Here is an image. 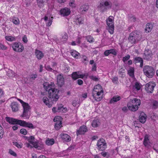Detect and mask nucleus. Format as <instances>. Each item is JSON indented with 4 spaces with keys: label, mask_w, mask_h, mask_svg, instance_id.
Listing matches in <instances>:
<instances>
[{
    "label": "nucleus",
    "mask_w": 158,
    "mask_h": 158,
    "mask_svg": "<svg viewBox=\"0 0 158 158\" xmlns=\"http://www.w3.org/2000/svg\"><path fill=\"white\" fill-rule=\"evenodd\" d=\"M55 84L51 82V84H46L44 85V87L46 91L48 92V99L46 97H44L43 99L44 102L48 107H52L54 102H56L59 98L58 94L59 90L54 88Z\"/></svg>",
    "instance_id": "f257e3e1"
},
{
    "label": "nucleus",
    "mask_w": 158,
    "mask_h": 158,
    "mask_svg": "<svg viewBox=\"0 0 158 158\" xmlns=\"http://www.w3.org/2000/svg\"><path fill=\"white\" fill-rule=\"evenodd\" d=\"M24 138L29 142V143H26L25 144L27 147L31 148L33 147L38 150H40L44 149L43 143H39L38 141H35L34 136H31L29 137L25 136Z\"/></svg>",
    "instance_id": "f03ea898"
},
{
    "label": "nucleus",
    "mask_w": 158,
    "mask_h": 158,
    "mask_svg": "<svg viewBox=\"0 0 158 158\" xmlns=\"http://www.w3.org/2000/svg\"><path fill=\"white\" fill-rule=\"evenodd\" d=\"M140 103V100L135 98L131 100L130 102L127 103V106L130 110L135 111L138 109V106H139Z\"/></svg>",
    "instance_id": "7ed1b4c3"
},
{
    "label": "nucleus",
    "mask_w": 158,
    "mask_h": 158,
    "mask_svg": "<svg viewBox=\"0 0 158 158\" xmlns=\"http://www.w3.org/2000/svg\"><path fill=\"white\" fill-rule=\"evenodd\" d=\"M17 100L22 104L23 108V111L21 116L25 118H26L28 119L30 116V114H28L30 109V106L28 103L24 102L23 100L19 98H18Z\"/></svg>",
    "instance_id": "20e7f679"
},
{
    "label": "nucleus",
    "mask_w": 158,
    "mask_h": 158,
    "mask_svg": "<svg viewBox=\"0 0 158 158\" xmlns=\"http://www.w3.org/2000/svg\"><path fill=\"white\" fill-rule=\"evenodd\" d=\"M143 71L145 75L149 78L153 77L155 73L154 68L149 65H145L144 66Z\"/></svg>",
    "instance_id": "39448f33"
},
{
    "label": "nucleus",
    "mask_w": 158,
    "mask_h": 158,
    "mask_svg": "<svg viewBox=\"0 0 158 158\" xmlns=\"http://www.w3.org/2000/svg\"><path fill=\"white\" fill-rule=\"evenodd\" d=\"M112 2L110 1H105L101 2L98 6V8L100 9L101 11L103 12L106 11L107 9H110L111 8Z\"/></svg>",
    "instance_id": "423d86ee"
},
{
    "label": "nucleus",
    "mask_w": 158,
    "mask_h": 158,
    "mask_svg": "<svg viewBox=\"0 0 158 158\" xmlns=\"http://www.w3.org/2000/svg\"><path fill=\"white\" fill-rule=\"evenodd\" d=\"M114 18L112 16H110L106 20V24L108 28V31L111 34L114 33Z\"/></svg>",
    "instance_id": "0eeeda50"
},
{
    "label": "nucleus",
    "mask_w": 158,
    "mask_h": 158,
    "mask_svg": "<svg viewBox=\"0 0 158 158\" xmlns=\"http://www.w3.org/2000/svg\"><path fill=\"white\" fill-rule=\"evenodd\" d=\"M139 35L137 31L131 32L129 35L128 40L131 44H135L139 40Z\"/></svg>",
    "instance_id": "6e6552de"
},
{
    "label": "nucleus",
    "mask_w": 158,
    "mask_h": 158,
    "mask_svg": "<svg viewBox=\"0 0 158 158\" xmlns=\"http://www.w3.org/2000/svg\"><path fill=\"white\" fill-rule=\"evenodd\" d=\"M97 149L99 151H103L107 148V144L105 140L103 138L100 139L98 140L96 145Z\"/></svg>",
    "instance_id": "1a4fd4ad"
},
{
    "label": "nucleus",
    "mask_w": 158,
    "mask_h": 158,
    "mask_svg": "<svg viewBox=\"0 0 158 158\" xmlns=\"http://www.w3.org/2000/svg\"><path fill=\"white\" fill-rule=\"evenodd\" d=\"M103 93V90L102 87L99 84L96 85L94 87L92 92V96L95 97V95H100Z\"/></svg>",
    "instance_id": "9d476101"
},
{
    "label": "nucleus",
    "mask_w": 158,
    "mask_h": 158,
    "mask_svg": "<svg viewBox=\"0 0 158 158\" xmlns=\"http://www.w3.org/2000/svg\"><path fill=\"white\" fill-rule=\"evenodd\" d=\"M12 48L14 51L17 52H21L24 49L23 44L16 42L13 44Z\"/></svg>",
    "instance_id": "9b49d317"
},
{
    "label": "nucleus",
    "mask_w": 158,
    "mask_h": 158,
    "mask_svg": "<svg viewBox=\"0 0 158 158\" xmlns=\"http://www.w3.org/2000/svg\"><path fill=\"white\" fill-rule=\"evenodd\" d=\"M155 86L156 84L155 83L153 82H149L146 84L145 85V89L148 93H152Z\"/></svg>",
    "instance_id": "f8f14e48"
},
{
    "label": "nucleus",
    "mask_w": 158,
    "mask_h": 158,
    "mask_svg": "<svg viewBox=\"0 0 158 158\" xmlns=\"http://www.w3.org/2000/svg\"><path fill=\"white\" fill-rule=\"evenodd\" d=\"M6 121L10 124L13 125L17 124L20 126L21 120L18 119L13 118L7 117L6 118Z\"/></svg>",
    "instance_id": "ddd939ff"
},
{
    "label": "nucleus",
    "mask_w": 158,
    "mask_h": 158,
    "mask_svg": "<svg viewBox=\"0 0 158 158\" xmlns=\"http://www.w3.org/2000/svg\"><path fill=\"white\" fill-rule=\"evenodd\" d=\"M149 136L147 134H146L144 136L143 142V144L144 147L148 149L150 148L151 147V143L149 140Z\"/></svg>",
    "instance_id": "4468645a"
},
{
    "label": "nucleus",
    "mask_w": 158,
    "mask_h": 158,
    "mask_svg": "<svg viewBox=\"0 0 158 158\" xmlns=\"http://www.w3.org/2000/svg\"><path fill=\"white\" fill-rule=\"evenodd\" d=\"M152 52L150 50L148 49L145 51L143 56V58L144 59L147 60H150L152 59Z\"/></svg>",
    "instance_id": "2eb2a0df"
},
{
    "label": "nucleus",
    "mask_w": 158,
    "mask_h": 158,
    "mask_svg": "<svg viewBox=\"0 0 158 158\" xmlns=\"http://www.w3.org/2000/svg\"><path fill=\"white\" fill-rule=\"evenodd\" d=\"M88 131L87 127L85 125L81 126L79 129L76 131V135L77 136L79 135H84L85 132Z\"/></svg>",
    "instance_id": "dca6fc26"
},
{
    "label": "nucleus",
    "mask_w": 158,
    "mask_h": 158,
    "mask_svg": "<svg viewBox=\"0 0 158 158\" xmlns=\"http://www.w3.org/2000/svg\"><path fill=\"white\" fill-rule=\"evenodd\" d=\"M70 10L67 7L61 9L60 11V15L63 16H68L70 14Z\"/></svg>",
    "instance_id": "f3484780"
},
{
    "label": "nucleus",
    "mask_w": 158,
    "mask_h": 158,
    "mask_svg": "<svg viewBox=\"0 0 158 158\" xmlns=\"http://www.w3.org/2000/svg\"><path fill=\"white\" fill-rule=\"evenodd\" d=\"M57 81L58 85L60 87L63 85L64 84V78L62 74H60L57 75Z\"/></svg>",
    "instance_id": "a211bd4d"
},
{
    "label": "nucleus",
    "mask_w": 158,
    "mask_h": 158,
    "mask_svg": "<svg viewBox=\"0 0 158 158\" xmlns=\"http://www.w3.org/2000/svg\"><path fill=\"white\" fill-rule=\"evenodd\" d=\"M20 126H21L28 127L30 129L34 128V126L32 123L29 122H27L25 121L21 120Z\"/></svg>",
    "instance_id": "6ab92c4d"
},
{
    "label": "nucleus",
    "mask_w": 158,
    "mask_h": 158,
    "mask_svg": "<svg viewBox=\"0 0 158 158\" xmlns=\"http://www.w3.org/2000/svg\"><path fill=\"white\" fill-rule=\"evenodd\" d=\"M12 111L13 112H16L19 110V105L18 103L15 102H12L10 105Z\"/></svg>",
    "instance_id": "aec40b11"
},
{
    "label": "nucleus",
    "mask_w": 158,
    "mask_h": 158,
    "mask_svg": "<svg viewBox=\"0 0 158 158\" xmlns=\"http://www.w3.org/2000/svg\"><path fill=\"white\" fill-rule=\"evenodd\" d=\"M60 136L62 140L64 142H69L71 140L70 136L66 134L62 133L60 134Z\"/></svg>",
    "instance_id": "412c9836"
},
{
    "label": "nucleus",
    "mask_w": 158,
    "mask_h": 158,
    "mask_svg": "<svg viewBox=\"0 0 158 158\" xmlns=\"http://www.w3.org/2000/svg\"><path fill=\"white\" fill-rule=\"evenodd\" d=\"M35 54L37 58L39 60L41 59L44 56V54L42 52L37 49L35 50Z\"/></svg>",
    "instance_id": "4be33fe9"
},
{
    "label": "nucleus",
    "mask_w": 158,
    "mask_h": 158,
    "mask_svg": "<svg viewBox=\"0 0 158 158\" xmlns=\"http://www.w3.org/2000/svg\"><path fill=\"white\" fill-rule=\"evenodd\" d=\"M146 119V115L143 112L141 113L139 116V121L142 123H144Z\"/></svg>",
    "instance_id": "5701e85b"
},
{
    "label": "nucleus",
    "mask_w": 158,
    "mask_h": 158,
    "mask_svg": "<svg viewBox=\"0 0 158 158\" xmlns=\"http://www.w3.org/2000/svg\"><path fill=\"white\" fill-rule=\"evenodd\" d=\"M57 111L58 112H65L67 111V109L66 107H64L62 104L58 105L57 106Z\"/></svg>",
    "instance_id": "b1692460"
},
{
    "label": "nucleus",
    "mask_w": 158,
    "mask_h": 158,
    "mask_svg": "<svg viewBox=\"0 0 158 158\" xmlns=\"http://www.w3.org/2000/svg\"><path fill=\"white\" fill-rule=\"evenodd\" d=\"M121 99V98L120 96L118 95L114 96L110 99V103L111 104L115 102H117L118 101H119Z\"/></svg>",
    "instance_id": "393cba45"
},
{
    "label": "nucleus",
    "mask_w": 158,
    "mask_h": 158,
    "mask_svg": "<svg viewBox=\"0 0 158 158\" xmlns=\"http://www.w3.org/2000/svg\"><path fill=\"white\" fill-rule=\"evenodd\" d=\"M89 8V6L88 5L84 4L82 5L79 9L80 13H83V12L87 11Z\"/></svg>",
    "instance_id": "a878e982"
},
{
    "label": "nucleus",
    "mask_w": 158,
    "mask_h": 158,
    "mask_svg": "<svg viewBox=\"0 0 158 158\" xmlns=\"http://www.w3.org/2000/svg\"><path fill=\"white\" fill-rule=\"evenodd\" d=\"M153 28V25L152 23H148L146 25L145 31L147 32H150Z\"/></svg>",
    "instance_id": "bb28decb"
},
{
    "label": "nucleus",
    "mask_w": 158,
    "mask_h": 158,
    "mask_svg": "<svg viewBox=\"0 0 158 158\" xmlns=\"http://www.w3.org/2000/svg\"><path fill=\"white\" fill-rule=\"evenodd\" d=\"M71 54L76 59L78 58L80 56V53L75 50H72L71 52Z\"/></svg>",
    "instance_id": "cd10ccee"
},
{
    "label": "nucleus",
    "mask_w": 158,
    "mask_h": 158,
    "mask_svg": "<svg viewBox=\"0 0 158 158\" xmlns=\"http://www.w3.org/2000/svg\"><path fill=\"white\" fill-rule=\"evenodd\" d=\"M45 143L48 146L52 145L54 143V139L52 138L50 139L49 138H47L45 141Z\"/></svg>",
    "instance_id": "c85d7f7f"
},
{
    "label": "nucleus",
    "mask_w": 158,
    "mask_h": 158,
    "mask_svg": "<svg viewBox=\"0 0 158 158\" xmlns=\"http://www.w3.org/2000/svg\"><path fill=\"white\" fill-rule=\"evenodd\" d=\"M55 128L57 130H59L62 127L61 121L56 122L54 125Z\"/></svg>",
    "instance_id": "c756f323"
},
{
    "label": "nucleus",
    "mask_w": 158,
    "mask_h": 158,
    "mask_svg": "<svg viewBox=\"0 0 158 158\" xmlns=\"http://www.w3.org/2000/svg\"><path fill=\"white\" fill-rule=\"evenodd\" d=\"M80 73L79 71L75 72L73 73L71 75V77L73 80H75L78 79V74Z\"/></svg>",
    "instance_id": "7c9ffc66"
},
{
    "label": "nucleus",
    "mask_w": 158,
    "mask_h": 158,
    "mask_svg": "<svg viewBox=\"0 0 158 158\" xmlns=\"http://www.w3.org/2000/svg\"><path fill=\"white\" fill-rule=\"evenodd\" d=\"M100 124V122L98 119L94 120L92 123V126L94 127H98Z\"/></svg>",
    "instance_id": "2f4dec72"
},
{
    "label": "nucleus",
    "mask_w": 158,
    "mask_h": 158,
    "mask_svg": "<svg viewBox=\"0 0 158 158\" xmlns=\"http://www.w3.org/2000/svg\"><path fill=\"white\" fill-rule=\"evenodd\" d=\"M134 69L131 67L128 71V74L131 77H134Z\"/></svg>",
    "instance_id": "473e14b6"
},
{
    "label": "nucleus",
    "mask_w": 158,
    "mask_h": 158,
    "mask_svg": "<svg viewBox=\"0 0 158 158\" xmlns=\"http://www.w3.org/2000/svg\"><path fill=\"white\" fill-rule=\"evenodd\" d=\"M5 38L6 40L9 41H13L16 40L15 37L10 36L7 35Z\"/></svg>",
    "instance_id": "72a5a7b5"
},
{
    "label": "nucleus",
    "mask_w": 158,
    "mask_h": 158,
    "mask_svg": "<svg viewBox=\"0 0 158 158\" xmlns=\"http://www.w3.org/2000/svg\"><path fill=\"white\" fill-rule=\"evenodd\" d=\"M7 75L9 77H16V74L14 73L13 71L11 70H9L7 72Z\"/></svg>",
    "instance_id": "f704fd0d"
},
{
    "label": "nucleus",
    "mask_w": 158,
    "mask_h": 158,
    "mask_svg": "<svg viewBox=\"0 0 158 158\" xmlns=\"http://www.w3.org/2000/svg\"><path fill=\"white\" fill-rule=\"evenodd\" d=\"M125 69L123 68H121L119 70L118 74L121 77H123L125 75L124 74Z\"/></svg>",
    "instance_id": "c9c22d12"
},
{
    "label": "nucleus",
    "mask_w": 158,
    "mask_h": 158,
    "mask_svg": "<svg viewBox=\"0 0 158 158\" xmlns=\"http://www.w3.org/2000/svg\"><path fill=\"white\" fill-rule=\"evenodd\" d=\"M87 41L89 43H92L94 42V39L91 35H89L85 37Z\"/></svg>",
    "instance_id": "e433bc0d"
},
{
    "label": "nucleus",
    "mask_w": 158,
    "mask_h": 158,
    "mask_svg": "<svg viewBox=\"0 0 158 158\" xmlns=\"http://www.w3.org/2000/svg\"><path fill=\"white\" fill-rule=\"evenodd\" d=\"M158 106V102L156 101H154L152 102V108L155 109L157 108Z\"/></svg>",
    "instance_id": "4c0bfd02"
},
{
    "label": "nucleus",
    "mask_w": 158,
    "mask_h": 158,
    "mask_svg": "<svg viewBox=\"0 0 158 158\" xmlns=\"http://www.w3.org/2000/svg\"><path fill=\"white\" fill-rule=\"evenodd\" d=\"M52 20L53 17H49L48 22L46 23V25L47 26L49 27L51 25L52 22Z\"/></svg>",
    "instance_id": "58836bf2"
},
{
    "label": "nucleus",
    "mask_w": 158,
    "mask_h": 158,
    "mask_svg": "<svg viewBox=\"0 0 158 158\" xmlns=\"http://www.w3.org/2000/svg\"><path fill=\"white\" fill-rule=\"evenodd\" d=\"M94 98L96 101L98 102L100 101L102 99V98L100 95H95V97L93 96Z\"/></svg>",
    "instance_id": "ea45409f"
},
{
    "label": "nucleus",
    "mask_w": 158,
    "mask_h": 158,
    "mask_svg": "<svg viewBox=\"0 0 158 158\" xmlns=\"http://www.w3.org/2000/svg\"><path fill=\"white\" fill-rule=\"evenodd\" d=\"M143 60L140 57H136L134 59V62L135 63H139Z\"/></svg>",
    "instance_id": "a19ab883"
},
{
    "label": "nucleus",
    "mask_w": 158,
    "mask_h": 158,
    "mask_svg": "<svg viewBox=\"0 0 158 158\" xmlns=\"http://www.w3.org/2000/svg\"><path fill=\"white\" fill-rule=\"evenodd\" d=\"M112 82L115 84H118V78L117 77H114L113 78L111 79Z\"/></svg>",
    "instance_id": "79ce46f5"
},
{
    "label": "nucleus",
    "mask_w": 158,
    "mask_h": 158,
    "mask_svg": "<svg viewBox=\"0 0 158 158\" xmlns=\"http://www.w3.org/2000/svg\"><path fill=\"white\" fill-rule=\"evenodd\" d=\"M12 22L13 23L16 24L18 25L19 23V19L17 18H15L12 19Z\"/></svg>",
    "instance_id": "37998d69"
},
{
    "label": "nucleus",
    "mask_w": 158,
    "mask_h": 158,
    "mask_svg": "<svg viewBox=\"0 0 158 158\" xmlns=\"http://www.w3.org/2000/svg\"><path fill=\"white\" fill-rule=\"evenodd\" d=\"M61 118L60 116H57L55 117L53 119V121L56 122H58V121H61Z\"/></svg>",
    "instance_id": "c03bdc74"
},
{
    "label": "nucleus",
    "mask_w": 158,
    "mask_h": 158,
    "mask_svg": "<svg viewBox=\"0 0 158 158\" xmlns=\"http://www.w3.org/2000/svg\"><path fill=\"white\" fill-rule=\"evenodd\" d=\"M134 87L137 90H139L140 89V86L139 85V84L138 82H136L135 84Z\"/></svg>",
    "instance_id": "a18cd8bd"
},
{
    "label": "nucleus",
    "mask_w": 158,
    "mask_h": 158,
    "mask_svg": "<svg viewBox=\"0 0 158 158\" xmlns=\"http://www.w3.org/2000/svg\"><path fill=\"white\" fill-rule=\"evenodd\" d=\"M3 133V129L1 126H0V139L2 138Z\"/></svg>",
    "instance_id": "49530a36"
},
{
    "label": "nucleus",
    "mask_w": 158,
    "mask_h": 158,
    "mask_svg": "<svg viewBox=\"0 0 158 158\" xmlns=\"http://www.w3.org/2000/svg\"><path fill=\"white\" fill-rule=\"evenodd\" d=\"M109 50L110 54H111L115 56L117 55V53L115 49H111L110 50Z\"/></svg>",
    "instance_id": "de8ad7c7"
},
{
    "label": "nucleus",
    "mask_w": 158,
    "mask_h": 158,
    "mask_svg": "<svg viewBox=\"0 0 158 158\" xmlns=\"http://www.w3.org/2000/svg\"><path fill=\"white\" fill-rule=\"evenodd\" d=\"M76 21L79 24H81L83 23V20L81 17H79L77 18Z\"/></svg>",
    "instance_id": "09e8293b"
},
{
    "label": "nucleus",
    "mask_w": 158,
    "mask_h": 158,
    "mask_svg": "<svg viewBox=\"0 0 158 158\" xmlns=\"http://www.w3.org/2000/svg\"><path fill=\"white\" fill-rule=\"evenodd\" d=\"M130 55L129 54L127 55L126 56H125V57H123V61L124 62H125V61L129 60L130 58Z\"/></svg>",
    "instance_id": "8fccbe9b"
},
{
    "label": "nucleus",
    "mask_w": 158,
    "mask_h": 158,
    "mask_svg": "<svg viewBox=\"0 0 158 158\" xmlns=\"http://www.w3.org/2000/svg\"><path fill=\"white\" fill-rule=\"evenodd\" d=\"M20 132L24 135H26L27 134V130L24 128H22L20 130Z\"/></svg>",
    "instance_id": "3c124183"
},
{
    "label": "nucleus",
    "mask_w": 158,
    "mask_h": 158,
    "mask_svg": "<svg viewBox=\"0 0 158 158\" xmlns=\"http://www.w3.org/2000/svg\"><path fill=\"white\" fill-rule=\"evenodd\" d=\"M39 6H42L43 4L44 1V0H36Z\"/></svg>",
    "instance_id": "603ef678"
},
{
    "label": "nucleus",
    "mask_w": 158,
    "mask_h": 158,
    "mask_svg": "<svg viewBox=\"0 0 158 158\" xmlns=\"http://www.w3.org/2000/svg\"><path fill=\"white\" fill-rule=\"evenodd\" d=\"M75 0H70V2L69 3V6L71 7H75Z\"/></svg>",
    "instance_id": "864d4df0"
},
{
    "label": "nucleus",
    "mask_w": 158,
    "mask_h": 158,
    "mask_svg": "<svg viewBox=\"0 0 158 158\" xmlns=\"http://www.w3.org/2000/svg\"><path fill=\"white\" fill-rule=\"evenodd\" d=\"M68 38V36L67 34L66 33H65L64 35L62 36L61 39L63 40V41H64V42L67 40Z\"/></svg>",
    "instance_id": "5fc2aeb1"
},
{
    "label": "nucleus",
    "mask_w": 158,
    "mask_h": 158,
    "mask_svg": "<svg viewBox=\"0 0 158 158\" xmlns=\"http://www.w3.org/2000/svg\"><path fill=\"white\" fill-rule=\"evenodd\" d=\"M90 78L95 81H97L98 80V78L96 76H91L89 77Z\"/></svg>",
    "instance_id": "6e6d98bb"
},
{
    "label": "nucleus",
    "mask_w": 158,
    "mask_h": 158,
    "mask_svg": "<svg viewBox=\"0 0 158 158\" xmlns=\"http://www.w3.org/2000/svg\"><path fill=\"white\" fill-rule=\"evenodd\" d=\"M37 74H33L31 75L30 77V80L32 81L34 80L35 78L37 77Z\"/></svg>",
    "instance_id": "4d7b16f0"
},
{
    "label": "nucleus",
    "mask_w": 158,
    "mask_h": 158,
    "mask_svg": "<svg viewBox=\"0 0 158 158\" xmlns=\"http://www.w3.org/2000/svg\"><path fill=\"white\" fill-rule=\"evenodd\" d=\"M13 145L15 146L16 147L19 148H21L22 147L21 145L20 144L17 142H13Z\"/></svg>",
    "instance_id": "13d9d810"
},
{
    "label": "nucleus",
    "mask_w": 158,
    "mask_h": 158,
    "mask_svg": "<svg viewBox=\"0 0 158 158\" xmlns=\"http://www.w3.org/2000/svg\"><path fill=\"white\" fill-rule=\"evenodd\" d=\"M45 68L47 70L50 72L52 71V70H53L50 65H45Z\"/></svg>",
    "instance_id": "bf43d9fd"
},
{
    "label": "nucleus",
    "mask_w": 158,
    "mask_h": 158,
    "mask_svg": "<svg viewBox=\"0 0 158 158\" xmlns=\"http://www.w3.org/2000/svg\"><path fill=\"white\" fill-rule=\"evenodd\" d=\"M97 64L96 63H94L92 66V71H95L96 70Z\"/></svg>",
    "instance_id": "052dcab7"
},
{
    "label": "nucleus",
    "mask_w": 158,
    "mask_h": 158,
    "mask_svg": "<svg viewBox=\"0 0 158 158\" xmlns=\"http://www.w3.org/2000/svg\"><path fill=\"white\" fill-rule=\"evenodd\" d=\"M7 49V47L4 45L0 43V49H2L3 50H6Z\"/></svg>",
    "instance_id": "680f3d73"
},
{
    "label": "nucleus",
    "mask_w": 158,
    "mask_h": 158,
    "mask_svg": "<svg viewBox=\"0 0 158 158\" xmlns=\"http://www.w3.org/2000/svg\"><path fill=\"white\" fill-rule=\"evenodd\" d=\"M82 58L83 60V62H85V63H86L85 61H87L88 62L89 61V60L87 57L85 56H84L82 57Z\"/></svg>",
    "instance_id": "e2e57ef3"
},
{
    "label": "nucleus",
    "mask_w": 158,
    "mask_h": 158,
    "mask_svg": "<svg viewBox=\"0 0 158 158\" xmlns=\"http://www.w3.org/2000/svg\"><path fill=\"white\" fill-rule=\"evenodd\" d=\"M78 104V103L77 102L76 100H74L73 101L72 105L74 106L75 107L77 105L79 106Z\"/></svg>",
    "instance_id": "0e129e2a"
},
{
    "label": "nucleus",
    "mask_w": 158,
    "mask_h": 158,
    "mask_svg": "<svg viewBox=\"0 0 158 158\" xmlns=\"http://www.w3.org/2000/svg\"><path fill=\"white\" fill-rule=\"evenodd\" d=\"M9 153L10 154L14 156H16V153L14 152L11 150H10Z\"/></svg>",
    "instance_id": "69168bd1"
},
{
    "label": "nucleus",
    "mask_w": 158,
    "mask_h": 158,
    "mask_svg": "<svg viewBox=\"0 0 158 158\" xmlns=\"http://www.w3.org/2000/svg\"><path fill=\"white\" fill-rule=\"evenodd\" d=\"M22 40L25 43H26L27 42L28 40H27V37L26 35H24V36L23 37Z\"/></svg>",
    "instance_id": "338daca9"
},
{
    "label": "nucleus",
    "mask_w": 158,
    "mask_h": 158,
    "mask_svg": "<svg viewBox=\"0 0 158 158\" xmlns=\"http://www.w3.org/2000/svg\"><path fill=\"white\" fill-rule=\"evenodd\" d=\"M77 83L79 85H82L83 83V81L81 79H78L77 81Z\"/></svg>",
    "instance_id": "774afa93"
}]
</instances>
